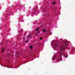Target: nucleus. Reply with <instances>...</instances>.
<instances>
[{
    "mask_svg": "<svg viewBox=\"0 0 75 75\" xmlns=\"http://www.w3.org/2000/svg\"><path fill=\"white\" fill-rule=\"evenodd\" d=\"M63 44L62 45H60V51L62 52H59V57H57V60L58 61H62L61 60V55L63 54H64L65 53V48L64 47H67L68 46V44H69V42L65 41V40L63 41Z\"/></svg>",
    "mask_w": 75,
    "mask_h": 75,
    "instance_id": "1",
    "label": "nucleus"
},
{
    "mask_svg": "<svg viewBox=\"0 0 75 75\" xmlns=\"http://www.w3.org/2000/svg\"><path fill=\"white\" fill-rule=\"evenodd\" d=\"M5 50V49H4V48H3L2 49V50H1V52L2 53H3V52Z\"/></svg>",
    "mask_w": 75,
    "mask_h": 75,
    "instance_id": "2",
    "label": "nucleus"
},
{
    "mask_svg": "<svg viewBox=\"0 0 75 75\" xmlns=\"http://www.w3.org/2000/svg\"><path fill=\"white\" fill-rule=\"evenodd\" d=\"M53 60H54V59H55V58H56V55H54L53 56Z\"/></svg>",
    "mask_w": 75,
    "mask_h": 75,
    "instance_id": "3",
    "label": "nucleus"
},
{
    "mask_svg": "<svg viewBox=\"0 0 75 75\" xmlns=\"http://www.w3.org/2000/svg\"><path fill=\"white\" fill-rule=\"evenodd\" d=\"M39 29H40V28H39V27H38V28L36 29H35V31H38V30H39Z\"/></svg>",
    "mask_w": 75,
    "mask_h": 75,
    "instance_id": "4",
    "label": "nucleus"
},
{
    "mask_svg": "<svg viewBox=\"0 0 75 75\" xmlns=\"http://www.w3.org/2000/svg\"><path fill=\"white\" fill-rule=\"evenodd\" d=\"M40 31H39L37 33H36L35 34L36 35V36H37V34H38L39 33H40Z\"/></svg>",
    "mask_w": 75,
    "mask_h": 75,
    "instance_id": "5",
    "label": "nucleus"
},
{
    "mask_svg": "<svg viewBox=\"0 0 75 75\" xmlns=\"http://www.w3.org/2000/svg\"><path fill=\"white\" fill-rule=\"evenodd\" d=\"M54 45L56 46V47H58V45L57 43H55L54 44Z\"/></svg>",
    "mask_w": 75,
    "mask_h": 75,
    "instance_id": "6",
    "label": "nucleus"
},
{
    "mask_svg": "<svg viewBox=\"0 0 75 75\" xmlns=\"http://www.w3.org/2000/svg\"><path fill=\"white\" fill-rule=\"evenodd\" d=\"M30 49H32L33 46H30Z\"/></svg>",
    "mask_w": 75,
    "mask_h": 75,
    "instance_id": "7",
    "label": "nucleus"
},
{
    "mask_svg": "<svg viewBox=\"0 0 75 75\" xmlns=\"http://www.w3.org/2000/svg\"><path fill=\"white\" fill-rule=\"evenodd\" d=\"M43 31H44V32H46V30L44 29H43Z\"/></svg>",
    "mask_w": 75,
    "mask_h": 75,
    "instance_id": "8",
    "label": "nucleus"
},
{
    "mask_svg": "<svg viewBox=\"0 0 75 75\" xmlns=\"http://www.w3.org/2000/svg\"><path fill=\"white\" fill-rule=\"evenodd\" d=\"M40 39L41 40H42V37H40Z\"/></svg>",
    "mask_w": 75,
    "mask_h": 75,
    "instance_id": "9",
    "label": "nucleus"
},
{
    "mask_svg": "<svg viewBox=\"0 0 75 75\" xmlns=\"http://www.w3.org/2000/svg\"><path fill=\"white\" fill-rule=\"evenodd\" d=\"M55 4V2H54L53 3V4Z\"/></svg>",
    "mask_w": 75,
    "mask_h": 75,
    "instance_id": "10",
    "label": "nucleus"
},
{
    "mask_svg": "<svg viewBox=\"0 0 75 75\" xmlns=\"http://www.w3.org/2000/svg\"><path fill=\"white\" fill-rule=\"evenodd\" d=\"M25 42H28V41H27V40H25Z\"/></svg>",
    "mask_w": 75,
    "mask_h": 75,
    "instance_id": "11",
    "label": "nucleus"
},
{
    "mask_svg": "<svg viewBox=\"0 0 75 75\" xmlns=\"http://www.w3.org/2000/svg\"><path fill=\"white\" fill-rule=\"evenodd\" d=\"M28 38H30V37L29 36H28Z\"/></svg>",
    "mask_w": 75,
    "mask_h": 75,
    "instance_id": "12",
    "label": "nucleus"
},
{
    "mask_svg": "<svg viewBox=\"0 0 75 75\" xmlns=\"http://www.w3.org/2000/svg\"><path fill=\"white\" fill-rule=\"evenodd\" d=\"M31 35L30 34L29 35V36H31Z\"/></svg>",
    "mask_w": 75,
    "mask_h": 75,
    "instance_id": "13",
    "label": "nucleus"
},
{
    "mask_svg": "<svg viewBox=\"0 0 75 75\" xmlns=\"http://www.w3.org/2000/svg\"><path fill=\"white\" fill-rule=\"evenodd\" d=\"M65 57V58H67V56H66Z\"/></svg>",
    "mask_w": 75,
    "mask_h": 75,
    "instance_id": "14",
    "label": "nucleus"
},
{
    "mask_svg": "<svg viewBox=\"0 0 75 75\" xmlns=\"http://www.w3.org/2000/svg\"><path fill=\"white\" fill-rule=\"evenodd\" d=\"M0 45H2V44H0Z\"/></svg>",
    "mask_w": 75,
    "mask_h": 75,
    "instance_id": "15",
    "label": "nucleus"
},
{
    "mask_svg": "<svg viewBox=\"0 0 75 75\" xmlns=\"http://www.w3.org/2000/svg\"><path fill=\"white\" fill-rule=\"evenodd\" d=\"M58 43H59V42H58Z\"/></svg>",
    "mask_w": 75,
    "mask_h": 75,
    "instance_id": "16",
    "label": "nucleus"
}]
</instances>
